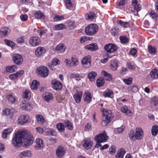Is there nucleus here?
Wrapping results in <instances>:
<instances>
[{
  "instance_id": "nucleus-1",
  "label": "nucleus",
  "mask_w": 158,
  "mask_h": 158,
  "mask_svg": "<svg viewBox=\"0 0 158 158\" xmlns=\"http://www.w3.org/2000/svg\"><path fill=\"white\" fill-rule=\"evenodd\" d=\"M32 135L27 130H19L16 132L12 140V143L15 147H19L23 143L27 147L33 143Z\"/></svg>"
},
{
  "instance_id": "nucleus-2",
  "label": "nucleus",
  "mask_w": 158,
  "mask_h": 158,
  "mask_svg": "<svg viewBox=\"0 0 158 158\" xmlns=\"http://www.w3.org/2000/svg\"><path fill=\"white\" fill-rule=\"evenodd\" d=\"M98 31V27L96 24H89L85 29V33L88 35H92L95 34Z\"/></svg>"
},
{
  "instance_id": "nucleus-3",
  "label": "nucleus",
  "mask_w": 158,
  "mask_h": 158,
  "mask_svg": "<svg viewBox=\"0 0 158 158\" xmlns=\"http://www.w3.org/2000/svg\"><path fill=\"white\" fill-rule=\"evenodd\" d=\"M36 73L42 77H46L48 75L49 70L47 67L41 66L36 69Z\"/></svg>"
},
{
  "instance_id": "nucleus-4",
  "label": "nucleus",
  "mask_w": 158,
  "mask_h": 158,
  "mask_svg": "<svg viewBox=\"0 0 158 158\" xmlns=\"http://www.w3.org/2000/svg\"><path fill=\"white\" fill-rule=\"evenodd\" d=\"M29 42L30 45L32 47L37 46L41 44L40 39L36 36L31 37L29 40Z\"/></svg>"
},
{
  "instance_id": "nucleus-5",
  "label": "nucleus",
  "mask_w": 158,
  "mask_h": 158,
  "mask_svg": "<svg viewBox=\"0 0 158 158\" xmlns=\"http://www.w3.org/2000/svg\"><path fill=\"white\" fill-rule=\"evenodd\" d=\"M81 64L84 67L88 68L91 65V57L89 55H88L84 57L82 60Z\"/></svg>"
},
{
  "instance_id": "nucleus-6",
  "label": "nucleus",
  "mask_w": 158,
  "mask_h": 158,
  "mask_svg": "<svg viewBox=\"0 0 158 158\" xmlns=\"http://www.w3.org/2000/svg\"><path fill=\"white\" fill-rule=\"evenodd\" d=\"M29 117L27 115H21L18 118L17 123L19 125H23L28 122Z\"/></svg>"
},
{
  "instance_id": "nucleus-7",
  "label": "nucleus",
  "mask_w": 158,
  "mask_h": 158,
  "mask_svg": "<svg viewBox=\"0 0 158 158\" xmlns=\"http://www.w3.org/2000/svg\"><path fill=\"white\" fill-rule=\"evenodd\" d=\"M21 109L27 111H30L33 108V105L29 103H27L25 101L21 102L20 104Z\"/></svg>"
},
{
  "instance_id": "nucleus-8",
  "label": "nucleus",
  "mask_w": 158,
  "mask_h": 158,
  "mask_svg": "<svg viewBox=\"0 0 158 158\" xmlns=\"http://www.w3.org/2000/svg\"><path fill=\"white\" fill-rule=\"evenodd\" d=\"M12 59L14 63L18 65L21 64L23 60L21 55L19 54H14L12 56Z\"/></svg>"
},
{
  "instance_id": "nucleus-9",
  "label": "nucleus",
  "mask_w": 158,
  "mask_h": 158,
  "mask_svg": "<svg viewBox=\"0 0 158 158\" xmlns=\"http://www.w3.org/2000/svg\"><path fill=\"white\" fill-rule=\"evenodd\" d=\"M104 49L107 52H113L116 51L117 47L115 45L110 43L105 45Z\"/></svg>"
},
{
  "instance_id": "nucleus-10",
  "label": "nucleus",
  "mask_w": 158,
  "mask_h": 158,
  "mask_svg": "<svg viewBox=\"0 0 158 158\" xmlns=\"http://www.w3.org/2000/svg\"><path fill=\"white\" fill-rule=\"evenodd\" d=\"M45 52V48L44 47L40 46L36 48L35 54L37 57H41L43 56Z\"/></svg>"
},
{
  "instance_id": "nucleus-11",
  "label": "nucleus",
  "mask_w": 158,
  "mask_h": 158,
  "mask_svg": "<svg viewBox=\"0 0 158 158\" xmlns=\"http://www.w3.org/2000/svg\"><path fill=\"white\" fill-rule=\"evenodd\" d=\"M66 46L62 43H60L57 45L55 49V51L58 53H62L65 51Z\"/></svg>"
},
{
  "instance_id": "nucleus-12",
  "label": "nucleus",
  "mask_w": 158,
  "mask_h": 158,
  "mask_svg": "<svg viewBox=\"0 0 158 158\" xmlns=\"http://www.w3.org/2000/svg\"><path fill=\"white\" fill-rule=\"evenodd\" d=\"M10 32V29L8 27H4L0 30V37H6L8 35Z\"/></svg>"
},
{
  "instance_id": "nucleus-13",
  "label": "nucleus",
  "mask_w": 158,
  "mask_h": 158,
  "mask_svg": "<svg viewBox=\"0 0 158 158\" xmlns=\"http://www.w3.org/2000/svg\"><path fill=\"white\" fill-rule=\"evenodd\" d=\"M82 144L84 147L86 149H90L92 146L93 143L91 140L88 138L84 139L82 141Z\"/></svg>"
},
{
  "instance_id": "nucleus-14",
  "label": "nucleus",
  "mask_w": 158,
  "mask_h": 158,
  "mask_svg": "<svg viewBox=\"0 0 158 158\" xmlns=\"http://www.w3.org/2000/svg\"><path fill=\"white\" fill-rule=\"evenodd\" d=\"M36 144L35 148L36 150H40L43 148L44 146L43 141L40 138H37L35 141Z\"/></svg>"
},
{
  "instance_id": "nucleus-15",
  "label": "nucleus",
  "mask_w": 158,
  "mask_h": 158,
  "mask_svg": "<svg viewBox=\"0 0 158 158\" xmlns=\"http://www.w3.org/2000/svg\"><path fill=\"white\" fill-rule=\"evenodd\" d=\"M52 87L54 89L59 90L62 89V85L59 81L56 80L52 81Z\"/></svg>"
},
{
  "instance_id": "nucleus-16",
  "label": "nucleus",
  "mask_w": 158,
  "mask_h": 158,
  "mask_svg": "<svg viewBox=\"0 0 158 158\" xmlns=\"http://www.w3.org/2000/svg\"><path fill=\"white\" fill-rule=\"evenodd\" d=\"M97 137L101 142H104L106 141L108 139V136L106 135L105 131L100 133L98 135H96L95 137Z\"/></svg>"
},
{
  "instance_id": "nucleus-17",
  "label": "nucleus",
  "mask_w": 158,
  "mask_h": 158,
  "mask_svg": "<svg viewBox=\"0 0 158 158\" xmlns=\"http://www.w3.org/2000/svg\"><path fill=\"white\" fill-rule=\"evenodd\" d=\"M65 153V150L62 147H59L56 149V154L57 157L59 158L63 157Z\"/></svg>"
},
{
  "instance_id": "nucleus-18",
  "label": "nucleus",
  "mask_w": 158,
  "mask_h": 158,
  "mask_svg": "<svg viewBox=\"0 0 158 158\" xmlns=\"http://www.w3.org/2000/svg\"><path fill=\"white\" fill-rule=\"evenodd\" d=\"M82 94V92L78 91L73 95V98L77 103H79L81 102Z\"/></svg>"
},
{
  "instance_id": "nucleus-19",
  "label": "nucleus",
  "mask_w": 158,
  "mask_h": 158,
  "mask_svg": "<svg viewBox=\"0 0 158 158\" xmlns=\"http://www.w3.org/2000/svg\"><path fill=\"white\" fill-rule=\"evenodd\" d=\"M135 133L137 139H140L143 137V132L142 129L141 128H136L135 129Z\"/></svg>"
},
{
  "instance_id": "nucleus-20",
  "label": "nucleus",
  "mask_w": 158,
  "mask_h": 158,
  "mask_svg": "<svg viewBox=\"0 0 158 158\" xmlns=\"http://www.w3.org/2000/svg\"><path fill=\"white\" fill-rule=\"evenodd\" d=\"M85 49L93 52L96 51L98 49L97 44L94 43H92L87 45L85 46Z\"/></svg>"
},
{
  "instance_id": "nucleus-21",
  "label": "nucleus",
  "mask_w": 158,
  "mask_h": 158,
  "mask_svg": "<svg viewBox=\"0 0 158 158\" xmlns=\"http://www.w3.org/2000/svg\"><path fill=\"white\" fill-rule=\"evenodd\" d=\"M83 99L85 102L89 103L92 99L91 93L88 91L85 92L83 95Z\"/></svg>"
},
{
  "instance_id": "nucleus-22",
  "label": "nucleus",
  "mask_w": 158,
  "mask_h": 158,
  "mask_svg": "<svg viewBox=\"0 0 158 158\" xmlns=\"http://www.w3.org/2000/svg\"><path fill=\"white\" fill-rule=\"evenodd\" d=\"M121 110L123 113L126 114L127 116H130L132 115L131 110L129 109L126 106H124L121 108Z\"/></svg>"
},
{
  "instance_id": "nucleus-23",
  "label": "nucleus",
  "mask_w": 158,
  "mask_h": 158,
  "mask_svg": "<svg viewBox=\"0 0 158 158\" xmlns=\"http://www.w3.org/2000/svg\"><path fill=\"white\" fill-rule=\"evenodd\" d=\"M31 152L28 150L22 152L20 153L19 155V156L20 158L29 157H31Z\"/></svg>"
},
{
  "instance_id": "nucleus-24",
  "label": "nucleus",
  "mask_w": 158,
  "mask_h": 158,
  "mask_svg": "<svg viewBox=\"0 0 158 158\" xmlns=\"http://www.w3.org/2000/svg\"><path fill=\"white\" fill-rule=\"evenodd\" d=\"M43 97L44 100L47 102L52 100L53 98L52 95L49 92H46L43 94Z\"/></svg>"
},
{
  "instance_id": "nucleus-25",
  "label": "nucleus",
  "mask_w": 158,
  "mask_h": 158,
  "mask_svg": "<svg viewBox=\"0 0 158 158\" xmlns=\"http://www.w3.org/2000/svg\"><path fill=\"white\" fill-rule=\"evenodd\" d=\"M119 65L117 60H112L110 63V68L113 71H115L117 70Z\"/></svg>"
},
{
  "instance_id": "nucleus-26",
  "label": "nucleus",
  "mask_w": 158,
  "mask_h": 158,
  "mask_svg": "<svg viewBox=\"0 0 158 158\" xmlns=\"http://www.w3.org/2000/svg\"><path fill=\"white\" fill-rule=\"evenodd\" d=\"M35 31H38L39 33L40 37L43 39H44L47 37V30H40L35 29Z\"/></svg>"
},
{
  "instance_id": "nucleus-27",
  "label": "nucleus",
  "mask_w": 158,
  "mask_h": 158,
  "mask_svg": "<svg viewBox=\"0 0 158 158\" xmlns=\"http://www.w3.org/2000/svg\"><path fill=\"white\" fill-rule=\"evenodd\" d=\"M137 0H132L131 4L132 6H134V9L137 12L140 10L141 9V6L140 4H137Z\"/></svg>"
},
{
  "instance_id": "nucleus-28",
  "label": "nucleus",
  "mask_w": 158,
  "mask_h": 158,
  "mask_svg": "<svg viewBox=\"0 0 158 158\" xmlns=\"http://www.w3.org/2000/svg\"><path fill=\"white\" fill-rule=\"evenodd\" d=\"M23 73L24 71L23 70L18 71L16 73L10 75V78L12 80H15L22 76Z\"/></svg>"
},
{
  "instance_id": "nucleus-29",
  "label": "nucleus",
  "mask_w": 158,
  "mask_h": 158,
  "mask_svg": "<svg viewBox=\"0 0 158 158\" xmlns=\"http://www.w3.org/2000/svg\"><path fill=\"white\" fill-rule=\"evenodd\" d=\"M34 15L36 19H44L45 18V16L40 10L35 11Z\"/></svg>"
},
{
  "instance_id": "nucleus-30",
  "label": "nucleus",
  "mask_w": 158,
  "mask_h": 158,
  "mask_svg": "<svg viewBox=\"0 0 158 158\" xmlns=\"http://www.w3.org/2000/svg\"><path fill=\"white\" fill-rule=\"evenodd\" d=\"M150 76L153 79H156L158 78V69H154L150 72Z\"/></svg>"
},
{
  "instance_id": "nucleus-31",
  "label": "nucleus",
  "mask_w": 158,
  "mask_h": 158,
  "mask_svg": "<svg viewBox=\"0 0 158 158\" xmlns=\"http://www.w3.org/2000/svg\"><path fill=\"white\" fill-rule=\"evenodd\" d=\"M101 74L102 76L105 77L106 80L107 81H110L112 79V75L104 70L102 72Z\"/></svg>"
},
{
  "instance_id": "nucleus-32",
  "label": "nucleus",
  "mask_w": 158,
  "mask_h": 158,
  "mask_svg": "<svg viewBox=\"0 0 158 158\" xmlns=\"http://www.w3.org/2000/svg\"><path fill=\"white\" fill-rule=\"evenodd\" d=\"M101 111L103 112L104 116H105V117L109 116L111 119V114L112 113L111 110L102 108H101Z\"/></svg>"
},
{
  "instance_id": "nucleus-33",
  "label": "nucleus",
  "mask_w": 158,
  "mask_h": 158,
  "mask_svg": "<svg viewBox=\"0 0 158 158\" xmlns=\"http://www.w3.org/2000/svg\"><path fill=\"white\" fill-rule=\"evenodd\" d=\"M103 95L105 97H108L112 98L113 97V93L111 90L106 89L103 92Z\"/></svg>"
},
{
  "instance_id": "nucleus-34",
  "label": "nucleus",
  "mask_w": 158,
  "mask_h": 158,
  "mask_svg": "<svg viewBox=\"0 0 158 158\" xmlns=\"http://www.w3.org/2000/svg\"><path fill=\"white\" fill-rule=\"evenodd\" d=\"M13 129L12 128H10L4 130L2 135V137L4 138H6L8 135H10L12 132Z\"/></svg>"
},
{
  "instance_id": "nucleus-35",
  "label": "nucleus",
  "mask_w": 158,
  "mask_h": 158,
  "mask_svg": "<svg viewBox=\"0 0 158 158\" xmlns=\"http://www.w3.org/2000/svg\"><path fill=\"white\" fill-rule=\"evenodd\" d=\"M125 150L124 149H121L118 150L116 155V158H123L124 155L125 153Z\"/></svg>"
},
{
  "instance_id": "nucleus-36",
  "label": "nucleus",
  "mask_w": 158,
  "mask_h": 158,
  "mask_svg": "<svg viewBox=\"0 0 158 158\" xmlns=\"http://www.w3.org/2000/svg\"><path fill=\"white\" fill-rule=\"evenodd\" d=\"M31 92L29 90H26L23 92V98L27 100H29L31 98Z\"/></svg>"
},
{
  "instance_id": "nucleus-37",
  "label": "nucleus",
  "mask_w": 158,
  "mask_h": 158,
  "mask_svg": "<svg viewBox=\"0 0 158 158\" xmlns=\"http://www.w3.org/2000/svg\"><path fill=\"white\" fill-rule=\"evenodd\" d=\"M95 14L93 12H90L85 15L86 19L89 20H92L95 17Z\"/></svg>"
},
{
  "instance_id": "nucleus-38",
  "label": "nucleus",
  "mask_w": 158,
  "mask_h": 158,
  "mask_svg": "<svg viewBox=\"0 0 158 158\" xmlns=\"http://www.w3.org/2000/svg\"><path fill=\"white\" fill-rule=\"evenodd\" d=\"M96 75L97 73L95 72L92 71L89 73L88 77L90 81H95Z\"/></svg>"
},
{
  "instance_id": "nucleus-39",
  "label": "nucleus",
  "mask_w": 158,
  "mask_h": 158,
  "mask_svg": "<svg viewBox=\"0 0 158 158\" xmlns=\"http://www.w3.org/2000/svg\"><path fill=\"white\" fill-rule=\"evenodd\" d=\"M40 85V83L36 80L33 81L31 85V88L34 90L36 89Z\"/></svg>"
},
{
  "instance_id": "nucleus-40",
  "label": "nucleus",
  "mask_w": 158,
  "mask_h": 158,
  "mask_svg": "<svg viewBox=\"0 0 158 158\" xmlns=\"http://www.w3.org/2000/svg\"><path fill=\"white\" fill-rule=\"evenodd\" d=\"M56 127L58 131L60 132H63L64 131V126L62 123H58L57 124Z\"/></svg>"
},
{
  "instance_id": "nucleus-41",
  "label": "nucleus",
  "mask_w": 158,
  "mask_h": 158,
  "mask_svg": "<svg viewBox=\"0 0 158 158\" xmlns=\"http://www.w3.org/2000/svg\"><path fill=\"white\" fill-rule=\"evenodd\" d=\"M105 83L104 79L102 77L98 78L97 81V87H99L103 86Z\"/></svg>"
},
{
  "instance_id": "nucleus-42",
  "label": "nucleus",
  "mask_w": 158,
  "mask_h": 158,
  "mask_svg": "<svg viewBox=\"0 0 158 158\" xmlns=\"http://www.w3.org/2000/svg\"><path fill=\"white\" fill-rule=\"evenodd\" d=\"M151 132L152 135H156L158 133V126L156 125H154L151 130Z\"/></svg>"
},
{
  "instance_id": "nucleus-43",
  "label": "nucleus",
  "mask_w": 158,
  "mask_h": 158,
  "mask_svg": "<svg viewBox=\"0 0 158 158\" xmlns=\"http://www.w3.org/2000/svg\"><path fill=\"white\" fill-rule=\"evenodd\" d=\"M118 23L123 27L127 28L130 26V23L128 22H124L121 20H118Z\"/></svg>"
},
{
  "instance_id": "nucleus-44",
  "label": "nucleus",
  "mask_w": 158,
  "mask_h": 158,
  "mask_svg": "<svg viewBox=\"0 0 158 158\" xmlns=\"http://www.w3.org/2000/svg\"><path fill=\"white\" fill-rule=\"evenodd\" d=\"M46 133L48 135L50 136H56L57 134V131L53 129L48 131Z\"/></svg>"
},
{
  "instance_id": "nucleus-45",
  "label": "nucleus",
  "mask_w": 158,
  "mask_h": 158,
  "mask_svg": "<svg viewBox=\"0 0 158 158\" xmlns=\"http://www.w3.org/2000/svg\"><path fill=\"white\" fill-rule=\"evenodd\" d=\"M6 98L8 101L11 103H14L16 101V98L11 94L7 95Z\"/></svg>"
},
{
  "instance_id": "nucleus-46",
  "label": "nucleus",
  "mask_w": 158,
  "mask_h": 158,
  "mask_svg": "<svg viewBox=\"0 0 158 158\" xmlns=\"http://www.w3.org/2000/svg\"><path fill=\"white\" fill-rule=\"evenodd\" d=\"M16 66L15 65L7 66L6 68V71L9 73L14 72Z\"/></svg>"
},
{
  "instance_id": "nucleus-47",
  "label": "nucleus",
  "mask_w": 158,
  "mask_h": 158,
  "mask_svg": "<svg viewBox=\"0 0 158 158\" xmlns=\"http://www.w3.org/2000/svg\"><path fill=\"white\" fill-rule=\"evenodd\" d=\"M66 28L65 26L63 23L58 24L55 26V29L56 30H60Z\"/></svg>"
},
{
  "instance_id": "nucleus-48",
  "label": "nucleus",
  "mask_w": 158,
  "mask_h": 158,
  "mask_svg": "<svg viewBox=\"0 0 158 158\" xmlns=\"http://www.w3.org/2000/svg\"><path fill=\"white\" fill-rule=\"evenodd\" d=\"M128 90L129 91H131L133 93H135L138 91V89L137 86L133 85L130 87H129L128 89Z\"/></svg>"
},
{
  "instance_id": "nucleus-49",
  "label": "nucleus",
  "mask_w": 158,
  "mask_h": 158,
  "mask_svg": "<svg viewBox=\"0 0 158 158\" xmlns=\"http://www.w3.org/2000/svg\"><path fill=\"white\" fill-rule=\"evenodd\" d=\"M70 77L71 78H74L77 81H79L82 78V76L79 74H71L70 75Z\"/></svg>"
},
{
  "instance_id": "nucleus-50",
  "label": "nucleus",
  "mask_w": 158,
  "mask_h": 158,
  "mask_svg": "<svg viewBox=\"0 0 158 158\" xmlns=\"http://www.w3.org/2000/svg\"><path fill=\"white\" fill-rule=\"evenodd\" d=\"M110 120L109 116L105 117V120H103L101 122V125L103 127L106 126Z\"/></svg>"
},
{
  "instance_id": "nucleus-51",
  "label": "nucleus",
  "mask_w": 158,
  "mask_h": 158,
  "mask_svg": "<svg viewBox=\"0 0 158 158\" xmlns=\"http://www.w3.org/2000/svg\"><path fill=\"white\" fill-rule=\"evenodd\" d=\"M149 15L152 19L156 20L158 19V16L157 14L154 11H151L149 14Z\"/></svg>"
},
{
  "instance_id": "nucleus-52",
  "label": "nucleus",
  "mask_w": 158,
  "mask_h": 158,
  "mask_svg": "<svg viewBox=\"0 0 158 158\" xmlns=\"http://www.w3.org/2000/svg\"><path fill=\"white\" fill-rule=\"evenodd\" d=\"M36 118L38 122L41 123H44L45 120L43 116L40 114H37L36 116Z\"/></svg>"
},
{
  "instance_id": "nucleus-53",
  "label": "nucleus",
  "mask_w": 158,
  "mask_h": 158,
  "mask_svg": "<svg viewBox=\"0 0 158 158\" xmlns=\"http://www.w3.org/2000/svg\"><path fill=\"white\" fill-rule=\"evenodd\" d=\"M109 152L111 155H114L116 152V148L114 145H111L109 148Z\"/></svg>"
},
{
  "instance_id": "nucleus-54",
  "label": "nucleus",
  "mask_w": 158,
  "mask_h": 158,
  "mask_svg": "<svg viewBox=\"0 0 158 158\" xmlns=\"http://www.w3.org/2000/svg\"><path fill=\"white\" fill-rule=\"evenodd\" d=\"M4 42L8 46L12 47L15 46V44L13 42L7 39L4 40Z\"/></svg>"
},
{
  "instance_id": "nucleus-55",
  "label": "nucleus",
  "mask_w": 158,
  "mask_h": 158,
  "mask_svg": "<svg viewBox=\"0 0 158 158\" xmlns=\"http://www.w3.org/2000/svg\"><path fill=\"white\" fill-rule=\"evenodd\" d=\"M65 124L68 129L71 130L73 129V127L72 124L70 122L67 120L65 122Z\"/></svg>"
},
{
  "instance_id": "nucleus-56",
  "label": "nucleus",
  "mask_w": 158,
  "mask_h": 158,
  "mask_svg": "<svg viewBox=\"0 0 158 158\" xmlns=\"http://www.w3.org/2000/svg\"><path fill=\"white\" fill-rule=\"evenodd\" d=\"M71 61L73 66H76L78 64V60L75 56H73L71 58Z\"/></svg>"
},
{
  "instance_id": "nucleus-57",
  "label": "nucleus",
  "mask_w": 158,
  "mask_h": 158,
  "mask_svg": "<svg viewBox=\"0 0 158 158\" xmlns=\"http://www.w3.org/2000/svg\"><path fill=\"white\" fill-rule=\"evenodd\" d=\"M125 129V127L124 126H122L120 127H118L114 130V131L115 133L118 134L122 132L124 129Z\"/></svg>"
},
{
  "instance_id": "nucleus-58",
  "label": "nucleus",
  "mask_w": 158,
  "mask_h": 158,
  "mask_svg": "<svg viewBox=\"0 0 158 158\" xmlns=\"http://www.w3.org/2000/svg\"><path fill=\"white\" fill-rule=\"evenodd\" d=\"M132 78L129 77L128 78L123 79V81L126 84L129 85L132 83Z\"/></svg>"
},
{
  "instance_id": "nucleus-59",
  "label": "nucleus",
  "mask_w": 158,
  "mask_h": 158,
  "mask_svg": "<svg viewBox=\"0 0 158 158\" xmlns=\"http://www.w3.org/2000/svg\"><path fill=\"white\" fill-rule=\"evenodd\" d=\"M148 49L149 52L151 54L154 55L156 53V49L151 46H149L148 47Z\"/></svg>"
},
{
  "instance_id": "nucleus-60",
  "label": "nucleus",
  "mask_w": 158,
  "mask_h": 158,
  "mask_svg": "<svg viewBox=\"0 0 158 158\" xmlns=\"http://www.w3.org/2000/svg\"><path fill=\"white\" fill-rule=\"evenodd\" d=\"M64 18V17L63 16H59L58 15H55L53 19L54 21H57L63 19Z\"/></svg>"
},
{
  "instance_id": "nucleus-61",
  "label": "nucleus",
  "mask_w": 158,
  "mask_h": 158,
  "mask_svg": "<svg viewBox=\"0 0 158 158\" xmlns=\"http://www.w3.org/2000/svg\"><path fill=\"white\" fill-rule=\"evenodd\" d=\"M2 114L3 115L7 116L10 115V111L9 109L6 108L3 110Z\"/></svg>"
},
{
  "instance_id": "nucleus-62",
  "label": "nucleus",
  "mask_w": 158,
  "mask_h": 158,
  "mask_svg": "<svg viewBox=\"0 0 158 158\" xmlns=\"http://www.w3.org/2000/svg\"><path fill=\"white\" fill-rule=\"evenodd\" d=\"M120 39L121 43H126L128 41V39L126 37L121 36Z\"/></svg>"
},
{
  "instance_id": "nucleus-63",
  "label": "nucleus",
  "mask_w": 158,
  "mask_h": 158,
  "mask_svg": "<svg viewBox=\"0 0 158 158\" xmlns=\"http://www.w3.org/2000/svg\"><path fill=\"white\" fill-rule=\"evenodd\" d=\"M94 139L97 142V143L96 144L95 147L98 148L101 146V143L102 142L100 141L99 139L97 137H94Z\"/></svg>"
},
{
  "instance_id": "nucleus-64",
  "label": "nucleus",
  "mask_w": 158,
  "mask_h": 158,
  "mask_svg": "<svg viewBox=\"0 0 158 158\" xmlns=\"http://www.w3.org/2000/svg\"><path fill=\"white\" fill-rule=\"evenodd\" d=\"M65 3L67 7L68 8L71 7L73 5L71 0H65Z\"/></svg>"
}]
</instances>
